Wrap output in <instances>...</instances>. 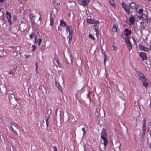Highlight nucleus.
Returning <instances> with one entry per match:
<instances>
[{"mask_svg":"<svg viewBox=\"0 0 151 151\" xmlns=\"http://www.w3.org/2000/svg\"><path fill=\"white\" fill-rule=\"evenodd\" d=\"M149 107H150V108H151V101H150V105H149Z\"/></svg>","mask_w":151,"mask_h":151,"instance_id":"47","label":"nucleus"},{"mask_svg":"<svg viewBox=\"0 0 151 151\" xmlns=\"http://www.w3.org/2000/svg\"><path fill=\"white\" fill-rule=\"evenodd\" d=\"M135 21V17L133 16L132 15H131V17H130L128 20V21L129 23V24L130 25H133Z\"/></svg>","mask_w":151,"mask_h":151,"instance_id":"3","label":"nucleus"},{"mask_svg":"<svg viewBox=\"0 0 151 151\" xmlns=\"http://www.w3.org/2000/svg\"><path fill=\"white\" fill-rule=\"evenodd\" d=\"M79 1L81 2V3H80V4L86 6L88 3L89 2L90 0H79Z\"/></svg>","mask_w":151,"mask_h":151,"instance_id":"4","label":"nucleus"},{"mask_svg":"<svg viewBox=\"0 0 151 151\" xmlns=\"http://www.w3.org/2000/svg\"><path fill=\"white\" fill-rule=\"evenodd\" d=\"M46 123L47 126V127H48V125H49V123H48V122H46Z\"/></svg>","mask_w":151,"mask_h":151,"instance_id":"46","label":"nucleus"},{"mask_svg":"<svg viewBox=\"0 0 151 151\" xmlns=\"http://www.w3.org/2000/svg\"><path fill=\"white\" fill-rule=\"evenodd\" d=\"M117 26L115 25H114L112 29V31L114 32H116L117 30Z\"/></svg>","mask_w":151,"mask_h":151,"instance_id":"16","label":"nucleus"},{"mask_svg":"<svg viewBox=\"0 0 151 151\" xmlns=\"http://www.w3.org/2000/svg\"><path fill=\"white\" fill-rule=\"evenodd\" d=\"M6 14L7 15V16H10L11 15V13L9 12H8V11H6Z\"/></svg>","mask_w":151,"mask_h":151,"instance_id":"33","label":"nucleus"},{"mask_svg":"<svg viewBox=\"0 0 151 151\" xmlns=\"http://www.w3.org/2000/svg\"><path fill=\"white\" fill-rule=\"evenodd\" d=\"M8 74H9L12 75H14L15 74V72L14 71L12 70L10 71L9 73H8Z\"/></svg>","mask_w":151,"mask_h":151,"instance_id":"30","label":"nucleus"},{"mask_svg":"<svg viewBox=\"0 0 151 151\" xmlns=\"http://www.w3.org/2000/svg\"><path fill=\"white\" fill-rule=\"evenodd\" d=\"M35 34L33 32H32L31 34L29 35L30 38L32 39L35 36Z\"/></svg>","mask_w":151,"mask_h":151,"instance_id":"27","label":"nucleus"},{"mask_svg":"<svg viewBox=\"0 0 151 151\" xmlns=\"http://www.w3.org/2000/svg\"><path fill=\"white\" fill-rule=\"evenodd\" d=\"M143 10L142 9H140L138 12V14L140 15L141 17H142L143 16Z\"/></svg>","mask_w":151,"mask_h":151,"instance_id":"14","label":"nucleus"},{"mask_svg":"<svg viewBox=\"0 0 151 151\" xmlns=\"http://www.w3.org/2000/svg\"><path fill=\"white\" fill-rule=\"evenodd\" d=\"M99 21H96L95 22H94V23L96 24H99Z\"/></svg>","mask_w":151,"mask_h":151,"instance_id":"40","label":"nucleus"},{"mask_svg":"<svg viewBox=\"0 0 151 151\" xmlns=\"http://www.w3.org/2000/svg\"><path fill=\"white\" fill-rule=\"evenodd\" d=\"M36 48V46L35 45H33L31 47V51H34Z\"/></svg>","mask_w":151,"mask_h":151,"instance_id":"28","label":"nucleus"},{"mask_svg":"<svg viewBox=\"0 0 151 151\" xmlns=\"http://www.w3.org/2000/svg\"><path fill=\"white\" fill-rule=\"evenodd\" d=\"M124 31L125 32V35L127 36L130 35L131 33V30H129L127 28L125 29Z\"/></svg>","mask_w":151,"mask_h":151,"instance_id":"11","label":"nucleus"},{"mask_svg":"<svg viewBox=\"0 0 151 151\" xmlns=\"http://www.w3.org/2000/svg\"><path fill=\"white\" fill-rule=\"evenodd\" d=\"M60 26L63 27H65L67 25L66 23L65 22L63 19L60 20Z\"/></svg>","mask_w":151,"mask_h":151,"instance_id":"10","label":"nucleus"},{"mask_svg":"<svg viewBox=\"0 0 151 151\" xmlns=\"http://www.w3.org/2000/svg\"><path fill=\"white\" fill-rule=\"evenodd\" d=\"M121 5H122V7L123 8L124 10L127 8L125 4L124 3H121Z\"/></svg>","mask_w":151,"mask_h":151,"instance_id":"29","label":"nucleus"},{"mask_svg":"<svg viewBox=\"0 0 151 151\" xmlns=\"http://www.w3.org/2000/svg\"><path fill=\"white\" fill-rule=\"evenodd\" d=\"M50 25L52 26L53 24L54 19L52 16H50Z\"/></svg>","mask_w":151,"mask_h":151,"instance_id":"18","label":"nucleus"},{"mask_svg":"<svg viewBox=\"0 0 151 151\" xmlns=\"http://www.w3.org/2000/svg\"><path fill=\"white\" fill-rule=\"evenodd\" d=\"M149 147L150 148H151V143H150V144L149 146Z\"/></svg>","mask_w":151,"mask_h":151,"instance_id":"50","label":"nucleus"},{"mask_svg":"<svg viewBox=\"0 0 151 151\" xmlns=\"http://www.w3.org/2000/svg\"><path fill=\"white\" fill-rule=\"evenodd\" d=\"M95 31H96L97 32V29H96L95 28Z\"/></svg>","mask_w":151,"mask_h":151,"instance_id":"51","label":"nucleus"},{"mask_svg":"<svg viewBox=\"0 0 151 151\" xmlns=\"http://www.w3.org/2000/svg\"><path fill=\"white\" fill-rule=\"evenodd\" d=\"M120 146L121 145L119 143H117L116 144V146H115V148L118 150H120Z\"/></svg>","mask_w":151,"mask_h":151,"instance_id":"20","label":"nucleus"},{"mask_svg":"<svg viewBox=\"0 0 151 151\" xmlns=\"http://www.w3.org/2000/svg\"><path fill=\"white\" fill-rule=\"evenodd\" d=\"M37 36L36 35L35 37V43H36V40H37Z\"/></svg>","mask_w":151,"mask_h":151,"instance_id":"43","label":"nucleus"},{"mask_svg":"<svg viewBox=\"0 0 151 151\" xmlns=\"http://www.w3.org/2000/svg\"><path fill=\"white\" fill-rule=\"evenodd\" d=\"M107 133L106 130L103 129L101 133V138L103 140V144L105 147L106 146L108 143L107 139Z\"/></svg>","mask_w":151,"mask_h":151,"instance_id":"1","label":"nucleus"},{"mask_svg":"<svg viewBox=\"0 0 151 151\" xmlns=\"http://www.w3.org/2000/svg\"><path fill=\"white\" fill-rule=\"evenodd\" d=\"M28 56H27V58H28Z\"/></svg>","mask_w":151,"mask_h":151,"instance_id":"57","label":"nucleus"},{"mask_svg":"<svg viewBox=\"0 0 151 151\" xmlns=\"http://www.w3.org/2000/svg\"><path fill=\"white\" fill-rule=\"evenodd\" d=\"M113 50H114L116 51L117 50V48L116 46H113Z\"/></svg>","mask_w":151,"mask_h":151,"instance_id":"37","label":"nucleus"},{"mask_svg":"<svg viewBox=\"0 0 151 151\" xmlns=\"http://www.w3.org/2000/svg\"><path fill=\"white\" fill-rule=\"evenodd\" d=\"M146 124H143L142 127V135L144 137L145 136L146 132Z\"/></svg>","mask_w":151,"mask_h":151,"instance_id":"12","label":"nucleus"},{"mask_svg":"<svg viewBox=\"0 0 151 151\" xmlns=\"http://www.w3.org/2000/svg\"><path fill=\"white\" fill-rule=\"evenodd\" d=\"M146 119L145 118H144V119L143 120V124H146Z\"/></svg>","mask_w":151,"mask_h":151,"instance_id":"35","label":"nucleus"},{"mask_svg":"<svg viewBox=\"0 0 151 151\" xmlns=\"http://www.w3.org/2000/svg\"><path fill=\"white\" fill-rule=\"evenodd\" d=\"M53 149H54V151H57V147L56 146H54L53 147Z\"/></svg>","mask_w":151,"mask_h":151,"instance_id":"38","label":"nucleus"},{"mask_svg":"<svg viewBox=\"0 0 151 151\" xmlns=\"http://www.w3.org/2000/svg\"><path fill=\"white\" fill-rule=\"evenodd\" d=\"M35 64H36V66H38V65H37V62Z\"/></svg>","mask_w":151,"mask_h":151,"instance_id":"52","label":"nucleus"},{"mask_svg":"<svg viewBox=\"0 0 151 151\" xmlns=\"http://www.w3.org/2000/svg\"><path fill=\"white\" fill-rule=\"evenodd\" d=\"M149 22L151 24V19H150L149 21Z\"/></svg>","mask_w":151,"mask_h":151,"instance_id":"53","label":"nucleus"},{"mask_svg":"<svg viewBox=\"0 0 151 151\" xmlns=\"http://www.w3.org/2000/svg\"><path fill=\"white\" fill-rule=\"evenodd\" d=\"M150 136L151 137V130L150 132Z\"/></svg>","mask_w":151,"mask_h":151,"instance_id":"54","label":"nucleus"},{"mask_svg":"<svg viewBox=\"0 0 151 151\" xmlns=\"http://www.w3.org/2000/svg\"><path fill=\"white\" fill-rule=\"evenodd\" d=\"M139 55L143 60H145L147 58L146 54L145 53L143 52H140Z\"/></svg>","mask_w":151,"mask_h":151,"instance_id":"9","label":"nucleus"},{"mask_svg":"<svg viewBox=\"0 0 151 151\" xmlns=\"http://www.w3.org/2000/svg\"><path fill=\"white\" fill-rule=\"evenodd\" d=\"M57 55H55V59H54V60L58 64V66L59 67H60V63L59 62L58 60V58H57Z\"/></svg>","mask_w":151,"mask_h":151,"instance_id":"15","label":"nucleus"},{"mask_svg":"<svg viewBox=\"0 0 151 151\" xmlns=\"http://www.w3.org/2000/svg\"><path fill=\"white\" fill-rule=\"evenodd\" d=\"M89 37L91 39L93 40H94L95 38L94 36L91 34H89Z\"/></svg>","mask_w":151,"mask_h":151,"instance_id":"25","label":"nucleus"},{"mask_svg":"<svg viewBox=\"0 0 151 151\" xmlns=\"http://www.w3.org/2000/svg\"><path fill=\"white\" fill-rule=\"evenodd\" d=\"M149 1L151 2V0H148Z\"/></svg>","mask_w":151,"mask_h":151,"instance_id":"55","label":"nucleus"},{"mask_svg":"<svg viewBox=\"0 0 151 151\" xmlns=\"http://www.w3.org/2000/svg\"><path fill=\"white\" fill-rule=\"evenodd\" d=\"M4 0H0V3H2L4 2Z\"/></svg>","mask_w":151,"mask_h":151,"instance_id":"44","label":"nucleus"},{"mask_svg":"<svg viewBox=\"0 0 151 151\" xmlns=\"http://www.w3.org/2000/svg\"><path fill=\"white\" fill-rule=\"evenodd\" d=\"M9 102L11 103L12 101H16L15 95L13 94H11L9 96Z\"/></svg>","mask_w":151,"mask_h":151,"instance_id":"7","label":"nucleus"},{"mask_svg":"<svg viewBox=\"0 0 151 151\" xmlns=\"http://www.w3.org/2000/svg\"><path fill=\"white\" fill-rule=\"evenodd\" d=\"M71 29V26H66V31H68L69 32H69H72V31Z\"/></svg>","mask_w":151,"mask_h":151,"instance_id":"19","label":"nucleus"},{"mask_svg":"<svg viewBox=\"0 0 151 151\" xmlns=\"http://www.w3.org/2000/svg\"><path fill=\"white\" fill-rule=\"evenodd\" d=\"M58 29L59 31H60V30H61V29L60 28V27H58Z\"/></svg>","mask_w":151,"mask_h":151,"instance_id":"49","label":"nucleus"},{"mask_svg":"<svg viewBox=\"0 0 151 151\" xmlns=\"http://www.w3.org/2000/svg\"><path fill=\"white\" fill-rule=\"evenodd\" d=\"M69 35L68 37V38H69V41H70L72 40V32H69Z\"/></svg>","mask_w":151,"mask_h":151,"instance_id":"17","label":"nucleus"},{"mask_svg":"<svg viewBox=\"0 0 151 151\" xmlns=\"http://www.w3.org/2000/svg\"><path fill=\"white\" fill-rule=\"evenodd\" d=\"M56 85L58 89L60 91L61 90L62 88L61 87V86L58 83H57L56 82Z\"/></svg>","mask_w":151,"mask_h":151,"instance_id":"23","label":"nucleus"},{"mask_svg":"<svg viewBox=\"0 0 151 151\" xmlns=\"http://www.w3.org/2000/svg\"><path fill=\"white\" fill-rule=\"evenodd\" d=\"M70 58H71V62L72 63L73 60V57L71 55H70Z\"/></svg>","mask_w":151,"mask_h":151,"instance_id":"42","label":"nucleus"},{"mask_svg":"<svg viewBox=\"0 0 151 151\" xmlns=\"http://www.w3.org/2000/svg\"><path fill=\"white\" fill-rule=\"evenodd\" d=\"M48 118H47V119L46 120V122H47L48 121Z\"/></svg>","mask_w":151,"mask_h":151,"instance_id":"48","label":"nucleus"},{"mask_svg":"<svg viewBox=\"0 0 151 151\" xmlns=\"http://www.w3.org/2000/svg\"><path fill=\"white\" fill-rule=\"evenodd\" d=\"M125 42L126 44L128 43H130L129 38L128 37L127 38H125Z\"/></svg>","mask_w":151,"mask_h":151,"instance_id":"26","label":"nucleus"},{"mask_svg":"<svg viewBox=\"0 0 151 151\" xmlns=\"http://www.w3.org/2000/svg\"><path fill=\"white\" fill-rule=\"evenodd\" d=\"M37 69H38V66H36V69H35V70L37 71Z\"/></svg>","mask_w":151,"mask_h":151,"instance_id":"45","label":"nucleus"},{"mask_svg":"<svg viewBox=\"0 0 151 151\" xmlns=\"http://www.w3.org/2000/svg\"><path fill=\"white\" fill-rule=\"evenodd\" d=\"M106 58H107L106 56V55H105L104 59V64L105 65H106Z\"/></svg>","mask_w":151,"mask_h":151,"instance_id":"34","label":"nucleus"},{"mask_svg":"<svg viewBox=\"0 0 151 151\" xmlns=\"http://www.w3.org/2000/svg\"><path fill=\"white\" fill-rule=\"evenodd\" d=\"M93 151H94V150H93Z\"/></svg>","mask_w":151,"mask_h":151,"instance_id":"58","label":"nucleus"},{"mask_svg":"<svg viewBox=\"0 0 151 151\" xmlns=\"http://www.w3.org/2000/svg\"><path fill=\"white\" fill-rule=\"evenodd\" d=\"M87 21L90 24H92L94 23L93 21L91 19H87Z\"/></svg>","mask_w":151,"mask_h":151,"instance_id":"24","label":"nucleus"},{"mask_svg":"<svg viewBox=\"0 0 151 151\" xmlns=\"http://www.w3.org/2000/svg\"><path fill=\"white\" fill-rule=\"evenodd\" d=\"M139 47L140 50L145 52L148 51L147 47H146L141 44L139 45Z\"/></svg>","mask_w":151,"mask_h":151,"instance_id":"8","label":"nucleus"},{"mask_svg":"<svg viewBox=\"0 0 151 151\" xmlns=\"http://www.w3.org/2000/svg\"><path fill=\"white\" fill-rule=\"evenodd\" d=\"M11 128L13 131L17 135V133L16 132V130L18 129V127L17 125L15 124H12L11 125Z\"/></svg>","mask_w":151,"mask_h":151,"instance_id":"5","label":"nucleus"},{"mask_svg":"<svg viewBox=\"0 0 151 151\" xmlns=\"http://www.w3.org/2000/svg\"><path fill=\"white\" fill-rule=\"evenodd\" d=\"M130 8L137 10V5L135 3L132 2L129 4Z\"/></svg>","mask_w":151,"mask_h":151,"instance_id":"6","label":"nucleus"},{"mask_svg":"<svg viewBox=\"0 0 151 151\" xmlns=\"http://www.w3.org/2000/svg\"><path fill=\"white\" fill-rule=\"evenodd\" d=\"M125 10L126 13L128 14H129L130 13V10L129 9L127 8L126 9H125Z\"/></svg>","mask_w":151,"mask_h":151,"instance_id":"31","label":"nucleus"},{"mask_svg":"<svg viewBox=\"0 0 151 151\" xmlns=\"http://www.w3.org/2000/svg\"><path fill=\"white\" fill-rule=\"evenodd\" d=\"M110 3L111 5L113 6L114 7L115 5L114 4V2L113 0H109Z\"/></svg>","mask_w":151,"mask_h":151,"instance_id":"22","label":"nucleus"},{"mask_svg":"<svg viewBox=\"0 0 151 151\" xmlns=\"http://www.w3.org/2000/svg\"><path fill=\"white\" fill-rule=\"evenodd\" d=\"M29 17L30 18V19H31V20H32V19L33 18L34 16L32 14H30L29 15Z\"/></svg>","mask_w":151,"mask_h":151,"instance_id":"36","label":"nucleus"},{"mask_svg":"<svg viewBox=\"0 0 151 151\" xmlns=\"http://www.w3.org/2000/svg\"><path fill=\"white\" fill-rule=\"evenodd\" d=\"M42 41V39L40 38H39L38 39V45L39 46L40 45Z\"/></svg>","mask_w":151,"mask_h":151,"instance_id":"32","label":"nucleus"},{"mask_svg":"<svg viewBox=\"0 0 151 151\" xmlns=\"http://www.w3.org/2000/svg\"><path fill=\"white\" fill-rule=\"evenodd\" d=\"M138 74L139 81L142 83L143 86L146 87L148 86V84L143 74L141 72H139Z\"/></svg>","mask_w":151,"mask_h":151,"instance_id":"2","label":"nucleus"},{"mask_svg":"<svg viewBox=\"0 0 151 151\" xmlns=\"http://www.w3.org/2000/svg\"><path fill=\"white\" fill-rule=\"evenodd\" d=\"M127 46L128 48L129 49V51H130V50L132 49V46L131 45V42L129 43H128L127 44Z\"/></svg>","mask_w":151,"mask_h":151,"instance_id":"21","label":"nucleus"},{"mask_svg":"<svg viewBox=\"0 0 151 151\" xmlns=\"http://www.w3.org/2000/svg\"><path fill=\"white\" fill-rule=\"evenodd\" d=\"M11 16H7V21L9 23L10 25H11L12 24V22L11 21Z\"/></svg>","mask_w":151,"mask_h":151,"instance_id":"13","label":"nucleus"},{"mask_svg":"<svg viewBox=\"0 0 151 151\" xmlns=\"http://www.w3.org/2000/svg\"><path fill=\"white\" fill-rule=\"evenodd\" d=\"M82 130L84 132V133H83V135H84L85 134V128H82Z\"/></svg>","mask_w":151,"mask_h":151,"instance_id":"39","label":"nucleus"},{"mask_svg":"<svg viewBox=\"0 0 151 151\" xmlns=\"http://www.w3.org/2000/svg\"><path fill=\"white\" fill-rule=\"evenodd\" d=\"M151 50V44L150 45L149 47L148 48V51Z\"/></svg>","mask_w":151,"mask_h":151,"instance_id":"41","label":"nucleus"},{"mask_svg":"<svg viewBox=\"0 0 151 151\" xmlns=\"http://www.w3.org/2000/svg\"><path fill=\"white\" fill-rule=\"evenodd\" d=\"M28 56H27V58H28Z\"/></svg>","mask_w":151,"mask_h":151,"instance_id":"56","label":"nucleus"}]
</instances>
